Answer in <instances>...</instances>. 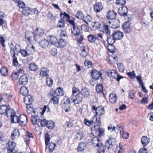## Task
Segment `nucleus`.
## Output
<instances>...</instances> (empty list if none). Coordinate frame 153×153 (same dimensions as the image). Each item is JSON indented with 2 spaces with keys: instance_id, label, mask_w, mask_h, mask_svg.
I'll use <instances>...</instances> for the list:
<instances>
[{
  "instance_id": "obj_7",
  "label": "nucleus",
  "mask_w": 153,
  "mask_h": 153,
  "mask_svg": "<svg viewBox=\"0 0 153 153\" xmlns=\"http://www.w3.org/2000/svg\"><path fill=\"white\" fill-rule=\"evenodd\" d=\"M75 99H73L72 101L74 104H79L82 101L83 99L85 98L79 92L77 94H75Z\"/></svg>"
},
{
  "instance_id": "obj_63",
  "label": "nucleus",
  "mask_w": 153,
  "mask_h": 153,
  "mask_svg": "<svg viewBox=\"0 0 153 153\" xmlns=\"http://www.w3.org/2000/svg\"><path fill=\"white\" fill-rule=\"evenodd\" d=\"M127 74L131 79H133L135 77V74L134 71L131 72H128Z\"/></svg>"
},
{
  "instance_id": "obj_60",
  "label": "nucleus",
  "mask_w": 153,
  "mask_h": 153,
  "mask_svg": "<svg viewBox=\"0 0 153 153\" xmlns=\"http://www.w3.org/2000/svg\"><path fill=\"white\" fill-rule=\"evenodd\" d=\"M100 148L98 149V153H104L105 149L107 147H104V146H102V145L101 146H99Z\"/></svg>"
},
{
  "instance_id": "obj_14",
  "label": "nucleus",
  "mask_w": 153,
  "mask_h": 153,
  "mask_svg": "<svg viewBox=\"0 0 153 153\" xmlns=\"http://www.w3.org/2000/svg\"><path fill=\"white\" fill-rule=\"evenodd\" d=\"M80 55L82 56L85 57L88 54V49L87 47L85 46H81L80 47Z\"/></svg>"
},
{
  "instance_id": "obj_2",
  "label": "nucleus",
  "mask_w": 153,
  "mask_h": 153,
  "mask_svg": "<svg viewBox=\"0 0 153 153\" xmlns=\"http://www.w3.org/2000/svg\"><path fill=\"white\" fill-rule=\"evenodd\" d=\"M107 73L108 75L110 77H112L113 79H116V80L119 81L123 77L119 75L117 71L114 70H109L107 71Z\"/></svg>"
},
{
  "instance_id": "obj_26",
  "label": "nucleus",
  "mask_w": 153,
  "mask_h": 153,
  "mask_svg": "<svg viewBox=\"0 0 153 153\" xmlns=\"http://www.w3.org/2000/svg\"><path fill=\"white\" fill-rule=\"evenodd\" d=\"M62 13H60V16L61 19H59L58 21V22L57 25V27L60 28H62L64 27L65 24V21L62 19Z\"/></svg>"
},
{
  "instance_id": "obj_6",
  "label": "nucleus",
  "mask_w": 153,
  "mask_h": 153,
  "mask_svg": "<svg viewBox=\"0 0 153 153\" xmlns=\"http://www.w3.org/2000/svg\"><path fill=\"white\" fill-rule=\"evenodd\" d=\"M92 109L96 111V114L97 115H101L105 113L104 108L102 106H99L97 108L95 106H93Z\"/></svg>"
},
{
  "instance_id": "obj_27",
  "label": "nucleus",
  "mask_w": 153,
  "mask_h": 153,
  "mask_svg": "<svg viewBox=\"0 0 153 153\" xmlns=\"http://www.w3.org/2000/svg\"><path fill=\"white\" fill-rule=\"evenodd\" d=\"M103 7L101 4L98 2L96 3L94 6V9L96 12H99L102 10Z\"/></svg>"
},
{
  "instance_id": "obj_39",
  "label": "nucleus",
  "mask_w": 153,
  "mask_h": 153,
  "mask_svg": "<svg viewBox=\"0 0 153 153\" xmlns=\"http://www.w3.org/2000/svg\"><path fill=\"white\" fill-rule=\"evenodd\" d=\"M28 92L27 88L25 87H22L20 89V92L23 95L25 96L28 93Z\"/></svg>"
},
{
  "instance_id": "obj_28",
  "label": "nucleus",
  "mask_w": 153,
  "mask_h": 153,
  "mask_svg": "<svg viewBox=\"0 0 153 153\" xmlns=\"http://www.w3.org/2000/svg\"><path fill=\"white\" fill-rule=\"evenodd\" d=\"M47 39L49 40L50 43L52 45H56L57 42V39L56 37L53 36H50L47 37Z\"/></svg>"
},
{
  "instance_id": "obj_40",
  "label": "nucleus",
  "mask_w": 153,
  "mask_h": 153,
  "mask_svg": "<svg viewBox=\"0 0 153 153\" xmlns=\"http://www.w3.org/2000/svg\"><path fill=\"white\" fill-rule=\"evenodd\" d=\"M123 146L120 144L117 146L115 150V153H123Z\"/></svg>"
},
{
  "instance_id": "obj_12",
  "label": "nucleus",
  "mask_w": 153,
  "mask_h": 153,
  "mask_svg": "<svg viewBox=\"0 0 153 153\" xmlns=\"http://www.w3.org/2000/svg\"><path fill=\"white\" fill-rule=\"evenodd\" d=\"M112 34L116 40L121 39L124 36L123 32L119 30L114 31Z\"/></svg>"
},
{
  "instance_id": "obj_46",
  "label": "nucleus",
  "mask_w": 153,
  "mask_h": 153,
  "mask_svg": "<svg viewBox=\"0 0 153 153\" xmlns=\"http://www.w3.org/2000/svg\"><path fill=\"white\" fill-rule=\"evenodd\" d=\"M55 94H56L57 96H61L63 95V92L61 88H57L55 91Z\"/></svg>"
},
{
  "instance_id": "obj_53",
  "label": "nucleus",
  "mask_w": 153,
  "mask_h": 153,
  "mask_svg": "<svg viewBox=\"0 0 153 153\" xmlns=\"http://www.w3.org/2000/svg\"><path fill=\"white\" fill-rule=\"evenodd\" d=\"M118 68L120 72H123L125 69L123 65L121 63H119L117 64Z\"/></svg>"
},
{
  "instance_id": "obj_45",
  "label": "nucleus",
  "mask_w": 153,
  "mask_h": 153,
  "mask_svg": "<svg viewBox=\"0 0 153 153\" xmlns=\"http://www.w3.org/2000/svg\"><path fill=\"white\" fill-rule=\"evenodd\" d=\"M45 145L46 146H48L49 145V143L51 139L50 135L48 133L45 134Z\"/></svg>"
},
{
  "instance_id": "obj_18",
  "label": "nucleus",
  "mask_w": 153,
  "mask_h": 153,
  "mask_svg": "<svg viewBox=\"0 0 153 153\" xmlns=\"http://www.w3.org/2000/svg\"><path fill=\"white\" fill-rule=\"evenodd\" d=\"M28 82V79L26 75H24L22 76L19 79V82L20 85H25Z\"/></svg>"
},
{
  "instance_id": "obj_25",
  "label": "nucleus",
  "mask_w": 153,
  "mask_h": 153,
  "mask_svg": "<svg viewBox=\"0 0 153 153\" xmlns=\"http://www.w3.org/2000/svg\"><path fill=\"white\" fill-rule=\"evenodd\" d=\"M149 141V139L146 136H143L141 139V143L144 147L147 146Z\"/></svg>"
},
{
  "instance_id": "obj_56",
  "label": "nucleus",
  "mask_w": 153,
  "mask_h": 153,
  "mask_svg": "<svg viewBox=\"0 0 153 153\" xmlns=\"http://www.w3.org/2000/svg\"><path fill=\"white\" fill-rule=\"evenodd\" d=\"M112 26L111 27L113 28H117L120 25V22L119 20L118 19L117 21H114V22H112Z\"/></svg>"
},
{
  "instance_id": "obj_50",
  "label": "nucleus",
  "mask_w": 153,
  "mask_h": 153,
  "mask_svg": "<svg viewBox=\"0 0 153 153\" xmlns=\"http://www.w3.org/2000/svg\"><path fill=\"white\" fill-rule=\"evenodd\" d=\"M83 19L86 24H88V22H90L92 20V18L90 15H87L85 17L84 16Z\"/></svg>"
},
{
  "instance_id": "obj_13",
  "label": "nucleus",
  "mask_w": 153,
  "mask_h": 153,
  "mask_svg": "<svg viewBox=\"0 0 153 153\" xmlns=\"http://www.w3.org/2000/svg\"><path fill=\"white\" fill-rule=\"evenodd\" d=\"M128 13V9L125 6H123L119 8L118 10L119 13L121 16H127Z\"/></svg>"
},
{
  "instance_id": "obj_33",
  "label": "nucleus",
  "mask_w": 153,
  "mask_h": 153,
  "mask_svg": "<svg viewBox=\"0 0 153 153\" xmlns=\"http://www.w3.org/2000/svg\"><path fill=\"white\" fill-rule=\"evenodd\" d=\"M100 123L99 122V124H97L91 128V130L92 132L95 134H96V132H97L100 128Z\"/></svg>"
},
{
  "instance_id": "obj_35",
  "label": "nucleus",
  "mask_w": 153,
  "mask_h": 153,
  "mask_svg": "<svg viewBox=\"0 0 153 153\" xmlns=\"http://www.w3.org/2000/svg\"><path fill=\"white\" fill-rule=\"evenodd\" d=\"M20 135L19 132V129H15L11 133V138L13 140L15 138L16 136L19 137Z\"/></svg>"
},
{
  "instance_id": "obj_8",
  "label": "nucleus",
  "mask_w": 153,
  "mask_h": 153,
  "mask_svg": "<svg viewBox=\"0 0 153 153\" xmlns=\"http://www.w3.org/2000/svg\"><path fill=\"white\" fill-rule=\"evenodd\" d=\"M28 122L27 117L24 115H20L19 117V120L18 123L22 126L25 125Z\"/></svg>"
},
{
  "instance_id": "obj_10",
  "label": "nucleus",
  "mask_w": 153,
  "mask_h": 153,
  "mask_svg": "<svg viewBox=\"0 0 153 153\" xmlns=\"http://www.w3.org/2000/svg\"><path fill=\"white\" fill-rule=\"evenodd\" d=\"M33 98L32 96L28 95L26 96L24 98V102L26 105H30L33 102Z\"/></svg>"
},
{
  "instance_id": "obj_55",
  "label": "nucleus",
  "mask_w": 153,
  "mask_h": 153,
  "mask_svg": "<svg viewBox=\"0 0 153 153\" xmlns=\"http://www.w3.org/2000/svg\"><path fill=\"white\" fill-rule=\"evenodd\" d=\"M76 16L77 19H83L84 16L82 12L81 11H79L77 13Z\"/></svg>"
},
{
  "instance_id": "obj_38",
  "label": "nucleus",
  "mask_w": 153,
  "mask_h": 153,
  "mask_svg": "<svg viewBox=\"0 0 153 153\" xmlns=\"http://www.w3.org/2000/svg\"><path fill=\"white\" fill-rule=\"evenodd\" d=\"M55 126V124L54 122L51 120H49L48 121L47 124V127L50 129H53Z\"/></svg>"
},
{
  "instance_id": "obj_59",
  "label": "nucleus",
  "mask_w": 153,
  "mask_h": 153,
  "mask_svg": "<svg viewBox=\"0 0 153 153\" xmlns=\"http://www.w3.org/2000/svg\"><path fill=\"white\" fill-rule=\"evenodd\" d=\"M12 78L13 80H16L17 79L19 76V74L17 72L13 73L11 75Z\"/></svg>"
},
{
  "instance_id": "obj_42",
  "label": "nucleus",
  "mask_w": 153,
  "mask_h": 153,
  "mask_svg": "<svg viewBox=\"0 0 153 153\" xmlns=\"http://www.w3.org/2000/svg\"><path fill=\"white\" fill-rule=\"evenodd\" d=\"M59 101V98L58 97L54 96L52 97L49 103H53V104H57Z\"/></svg>"
},
{
  "instance_id": "obj_36",
  "label": "nucleus",
  "mask_w": 153,
  "mask_h": 153,
  "mask_svg": "<svg viewBox=\"0 0 153 153\" xmlns=\"http://www.w3.org/2000/svg\"><path fill=\"white\" fill-rule=\"evenodd\" d=\"M8 70L7 68L4 66L0 70L1 75L3 76H6L8 74Z\"/></svg>"
},
{
  "instance_id": "obj_58",
  "label": "nucleus",
  "mask_w": 153,
  "mask_h": 153,
  "mask_svg": "<svg viewBox=\"0 0 153 153\" xmlns=\"http://www.w3.org/2000/svg\"><path fill=\"white\" fill-rule=\"evenodd\" d=\"M12 57L13 58V65L15 66H16L18 65V62L17 60V58L16 57V56H15V54L13 55Z\"/></svg>"
},
{
  "instance_id": "obj_62",
  "label": "nucleus",
  "mask_w": 153,
  "mask_h": 153,
  "mask_svg": "<svg viewBox=\"0 0 153 153\" xmlns=\"http://www.w3.org/2000/svg\"><path fill=\"white\" fill-rule=\"evenodd\" d=\"M7 106H0V114H3L5 113Z\"/></svg>"
},
{
  "instance_id": "obj_61",
  "label": "nucleus",
  "mask_w": 153,
  "mask_h": 153,
  "mask_svg": "<svg viewBox=\"0 0 153 153\" xmlns=\"http://www.w3.org/2000/svg\"><path fill=\"white\" fill-rule=\"evenodd\" d=\"M19 52L23 57H26L28 56L26 49L25 50L23 49L20 50L19 51Z\"/></svg>"
},
{
  "instance_id": "obj_23",
  "label": "nucleus",
  "mask_w": 153,
  "mask_h": 153,
  "mask_svg": "<svg viewBox=\"0 0 153 153\" xmlns=\"http://www.w3.org/2000/svg\"><path fill=\"white\" fill-rule=\"evenodd\" d=\"M15 113H16V112L13 109L10 108H7L6 107L5 114L7 117H10Z\"/></svg>"
},
{
  "instance_id": "obj_49",
  "label": "nucleus",
  "mask_w": 153,
  "mask_h": 153,
  "mask_svg": "<svg viewBox=\"0 0 153 153\" xmlns=\"http://www.w3.org/2000/svg\"><path fill=\"white\" fill-rule=\"evenodd\" d=\"M31 120L33 124L34 125L39 123L40 122L39 119H38V117L37 116H33L32 117Z\"/></svg>"
},
{
  "instance_id": "obj_32",
  "label": "nucleus",
  "mask_w": 153,
  "mask_h": 153,
  "mask_svg": "<svg viewBox=\"0 0 153 153\" xmlns=\"http://www.w3.org/2000/svg\"><path fill=\"white\" fill-rule=\"evenodd\" d=\"M71 33L74 35L77 36L79 35L80 30L78 28L76 27L75 26L73 27V28L71 29Z\"/></svg>"
},
{
  "instance_id": "obj_22",
  "label": "nucleus",
  "mask_w": 153,
  "mask_h": 153,
  "mask_svg": "<svg viewBox=\"0 0 153 153\" xmlns=\"http://www.w3.org/2000/svg\"><path fill=\"white\" fill-rule=\"evenodd\" d=\"M79 92L85 98L87 97L90 94V91L88 88H83L80 92Z\"/></svg>"
},
{
  "instance_id": "obj_41",
  "label": "nucleus",
  "mask_w": 153,
  "mask_h": 153,
  "mask_svg": "<svg viewBox=\"0 0 153 153\" xmlns=\"http://www.w3.org/2000/svg\"><path fill=\"white\" fill-rule=\"evenodd\" d=\"M92 29L93 30H96L100 29L101 25V24L97 22H94L92 24Z\"/></svg>"
},
{
  "instance_id": "obj_21",
  "label": "nucleus",
  "mask_w": 153,
  "mask_h": 153,
  "mask_svg": "<svg viewBox=\"0 0 153 153\" xmlns=\"http://www.w3.org/2000/svg\"><path fill=\"white\" fill-rule=\"evenodd\" d=\"M34 33L37 36V39L38 36H42L43 35L44 33V30L40 28H36L34 31Z\"/></svg>"
},
{
  "instance_id": "obj_15",
  "label": "nucleus",
  "mask_w": 153,
  "mask_h": 153,
  "mask_svg": "<svg viewBox=\"0 0 153 153\" xmlns=\"http://www.w3.org/2000/svg\"><path fill=\"white\" fill-rule=\"evenodd\" d=\"M107 35V41L108 42V45H110V46L113 47L114 48V47L112 45V44L115 42V40H116L115 39V38L114 37L113 34H112V35L110 34Z\"/></svg>"
},
{
  "instance_id": "obj_4",
  "label": "nucleus",
  "mask_w": 153,
  "mask_h": 153,
  "mask_svg": "<svg viewBox=\"0 0 153 153\" xmlns=\"http://www.w3.org/2000/svg\"><path fill=\"white\" fill-rule=\"evenodd\" d=\"M122 27L124 33L126 34L130 33L132 30V27L130 25V23L128 20L123 23L122 25Z\"/></svg>"
},
{
  "instance_id": "obj_3",
  "label": "nucleus",
  "mask_w": 153,
  "mask_h": 153,
  "mask_svg": "<svg viewBox=\"0 0 153 153\" xmlns=\"http://www.w3.org/2000/svg\"><path fill=\"white\" fill-rule=\"evenodd\" d=\"M10 48L11 55L13 54V55L15 54V56H16V53H19L20 50V46L19 45H16L14 46L12 43H11L10 44Z\"/></svg>"
},
{
  "instance_id": "obj_5",
  "label": "nucleus",
  "mask_w": 153,
  "mask_h": 153,
  "mask_svg": "<svg viewBox=\"0 0 153 153\" xmlns=\"http://www.w3.org/2000/svg\"><path fill=\"white\" fill-rule=\"evenodd\" d=\"M103 72V70H101L98 72L95 69L92 70L91 72V76L92 78L95 80H97L101 76L102 79H104L101 76L102 73Z\"/></svg>"
},
{
  "instance_id": "obj_64",
  "label": "nucleus",
  "mask_w": 153,
  "mask_h": 153,
  "mask_svg": "<svg viewBox=\"0 0 153 153\" xmlns=\"http://www.w3.org/2000/svg\"><path fill=\"white\" fill-rule=\"evenodd\" d=\"M16 69L17 70V72L19 74V73H22L23 72V68L21 65H19L18 67H17Z\"/></svg>"
},
{
  "instance_id": "obj_57",
  "label": "nucleus",
  "mask_w": 153,
  "mask_h": 153,
  "mask_svg": "<svg viewBox=\"0 0 153 153\" xmlns=\"http://www.w3.org/2000/svg\"><path fill=\"white\" fill-rule=\"evenodd\" d=\"M53 80L51 78L47 77L46 79V83L47 85L49 86H51L53 85Z\"/></svg>"
},
{
  "instance_id": "obj_16",
  "label": "nucleus",
  "mask_w": 153,
  "mask_h": 153,
  "mask_svg": "<svg viewBox=\"0 0 153 153\" xmlns=\"http://www.w3.org/2000/svg\"><path fill=\"white\" fill-rule=\"evenodd\" d=\"M92 145L94 147H99L102 145L100 140L97 137H94L92 140Z\"/></svg>"
},
{
  "instance_id": "obj_30",
  "label": "nucleus",
  "mask_w": 153,
  "mask_h": 153,
  "mask_svg": "<svg viewBox=\"0 0 153 153\" xmlns=\"http://www.w3.org/2000/svg\"><path fill=\"white\" fill-rule=\"evenodd\" d=\"M10 118L11 122L12 123H18L19 117L16 115V113Z\"/></svg>"
},
{
  "instance_id": "obj_54",
  "label": "nucleus",
  "mask_w": 153,
  "mask_h": 153,
  "mask_svg": "<svg viewBox=\"0 0 153 153\" xmlns=\"http://www.w3.org/2000/svg\"><path fill=\"white\" fill-rule=\"evenodd\" d=\"M104 134V130L103 129L100 128L99 131L96 132V135L99 137L103 136Z\"/></svg>"
},
{
  "instance_id": "obj_9",
  "label": "nucleus",
  "mask_w": 153,
  "mask_h": 153,
  "mask_svg": "<svg viewBox=\"0 0 153 153\" xmlns=\"http://www.w3.org/2000/svg\"><path fill=\"white\" fill-rule=\"evenodd\" d=\"M116 143V140L115 138L110 137L106 141L105 143L106 147H107L108 149L111 148Z\"/></svg>"
},
{
  "instance_id": "obj_51",
  "label": "nucleus",
  "mask_w": 153,
  "mask_h": 153,
  "mask_svg": "<svg viewBox=\"0 0 153 153\" xmlns=\"http://www.w3.org/2000/svg\"><path fill=\"white\" fill-rule=\"evenodd\" d=\"M96 89L97 93H101L103 91V86L100 84H98L96 86Z\"/></svg>"
},
{
  "instance_id": "obj_47",
  "label": "nucleus",
  "mask_w": 153,
  "mask_h": 153,
  "mask_svg": "<svg viewBox=\"0 0 153 153\" xmlns=\"http://www.w3.org/2000/svg\"><path fill=\"white\" fill-rule=\"evenodd\" d=\"M8 149L11 150H14L16 146V144L13 141H9L8 143Z\"/></svg>"
},
{
  "instance_id": "obj_31",
  "label": "nucleus",
  "mask_w": 153,
  "mask_h": 153,
  "mask_svg": "<svg viewBox=\"0 0 153 153\" xmlns=\"http://www.w3.org/2000/svg\"><path fill=\"white\" fill-rule=\"evenodd\" d=\"M102 27L103 32L107 35L110 34L111 31L108 26L107 25L103 24Z\"/></svg>"
},
{
  "instance_id": "obj_43",
  "label": "nucleus",
  "mask_w": 153,
  "mask_h": 153,
  "mask_svg": "<svg viewBox=\"0 0 153 153\" xmlns=\"http://www.w3.org/2000/svg\"><path fill=\"white\" fill-rule=\"evenodd\" d=\"M88 41L90 42H93L97 39V38L96 35H89L88 36Z\"/></svg>"
},
{
  "instance_id": "obj_11",
  "label": "nucleus",
  "mask_w": 153,
  "mask_h": 153,
  "mask_svg": "<svg viewBox=\"0 0 153 153\" xmlns=\"http://www.w3.org/2000/svg\"><path fill=\"white\" fill-rule=\"evenodd\" d=\"M116 15L117 13L115 11L113 10H110L108 11L106 17L109 20H113L115 18Z\"/></svg>"
},
{
  "instance_id": "obj_34",
  "label": "nucleus",
  "mask_w": 153,
  "mask_h": 153,
  "mask_svg": "<svg viewBox=\"0 0 153 153\" xmlns=\"http://www.w3.org/2000/svg\"><path fill=\"white\" fill-rule=\"evenodd\" d=\"M22 12L24 15L27 16L29 15L31 13V9L28 7H25L23 8Z\"/></svg>"
},
{
  "instance_id": "obj_20",
  "label": "nucleus",
  "mask_w": 153,
  "mask_h": 153,
  "mask_svg": "<svg viewBox=\"0 0 153 153\" xmlns=\"http://www.w3.org/2000/svg\"><path fill=\"white\" fill-rule=\"evenodd\" d=\"M26 50L28 56L33 54L34 53L35 48L33 45H28L26 48Z\"/></svg>"
},
{
  "instance_id": "obj_44",
  "label": "nucleus",
  "mask_w": 153,
  "mask_h": 153,
  "mask_svg": "<svg viewBox=\"0 0 153 153\" xmlns=\"http://www.w3.org/2000/svg\"><path fill=\"white\" fill-rule=\"evenodd\" d=\"M29 69L31 71H35L37 69V67L35 64L31 63L29 65Z\"/></svg>"
},
{
  "instance_id": "obj_17",
  "label": "nucleus",
  "mask_w": 153,
  "mask_h": 153,
  "mask_svg": "<svg viewBox=\"0 0 153 153\" xmlns=\"http://www.w3.org/2000/svg\"><path fill=\"white\" fill-rule=\"evenodd\" d=\"M39 43L40 46L42 48H46L50 45L49 42L47 39H43L39 42Z\"/></svg>"
},
{
  "instance_id": "obj_19",
  "label": "nucleus",
  "mask_w": 153,
  "mask_h": 153,
  "mask_svg": "<svg viewBox=\"0 0 153 153\" xmlns=\"http://www.w3.org/2000/svg\"><path fill=\"white\" fill-rule=\"evenodd\" d=\"M109 97V101L111 103L114 104L117 102V97L116 94L114 93H111L110 94Z\"/></svg>"
},
{
  "instance_id": "obj_29",
  "label": "nucleus",
  "mask_w": 153,
  "mask_h": 153,
  "mask_svg": "<svg viewBox=\"0 0 153 153\" xmlns=\"http://www.w3.org/2000/svg\"><path fill=\"white\" fill-rule=\"evenodd\" d=\"M49 71V70L47 68H44L41 69L40 75L42 76L43 77L46 76L48 77Z\"/></svg>"
},
{
  "instance_id": "obj_37",
  "label": "nucleus",
  "mask_w": 153,
  "mask_h": 153,
  "mask_svg": "<svg viewBox=\"0 0 153 153\" xmlns=\"http://www.w3.org/2000/svg\"><path fill=\"white\" fill-rule=\"evenodd\" d=\"M86 144L85 143H80L77 148L78 151L81 152L83 151L86 148Z\"/></svg>"
},
{
  "instance_id": "obj_24",
  "label": "nucleus",
  "mask_w": 153,
  "mask_h": 153,
  "mask_svg": "<svg viewBox=\"0 0 153 153\" xmlns=\"http://www.w3.org/2000/svg\"><path fill=\"white\" fill-rule=\"evenodd\" d=\"M66 42L65 40L61 38L57 42L56 46L57 47L63 48L66 45Z\"/></svg>"
},
{
  "instance_id": "obj_52",
  "label": "nucleus",
  "mask_w": 153,
  "mask_h": 153,
  "mask_svg": "<svg viewBox=\"0 0 153 153\" xmlns=\"http://www.w3.org/2000/svg\"><path fill=\"white\" fill-rule=\"evenodd\" d=\"M49 151L50 152H52L54 150L56 146V144L53 143H50L49 144Z\"/></svg>"
},
{
  "instance_id": "obj_48",
  "label": "nucleus",
  "mask_w": 153,
  "mask_h": 153,
  "mask_svg": "<svg viewBox=\"0 0 153 153\" xmlns=\"http://www.w3.org/2000/svg\"><path fill=\"white\" fill-rule=\"evenodd\" d=\"M26 108L27 112L29 114H31L32 112L34 114L36 113V111L34 110L33 108L31 106H27Z\"/></svg>"
},
{
  "instance_id": "obj_1",
  "label": "nucleus",
  "mask_w": 153,
  "mask_h": 153,
  "mask_svg": "<svg viewBox=\"0 0 153 153\" xmlns=\"http://www.w3.org/2000/svg\"><path fill=\"white\" fill-rule=\"evenodd\" d=\"M25 38L27 41L30 43L34 41H37V36L35 35L34 32L29 31L25 33Z\"/></svg>"
}]
</instances>
